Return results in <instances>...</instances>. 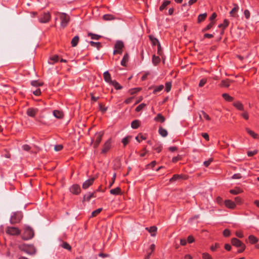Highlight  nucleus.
Returning <instances> with one entry per match:
<instances>
[{
  "instance_id": "f257e3e1",
  "label": "nucleus",
  "mask_w": 259,
  "mask_h": 259,
  "mask_svg": "<svg viewBox=\"0 0 259 259\" xmlns=\"http://www.w3.org/2000/svg\"><path fill=\"white\" fill-rule=\"evenodd\" d=\"M18 248L29 255L34 254L36 249L33 245L30 244H21L18 245Z\"/></svg>"
},
{
  "instance_id": "f03ea898",
  "label": "nucleus",
  "mask_w": 259,
  "mask_h": 259,
  "mask_svg": "<svg viewBox=\"0 0 259 259\" xmlns=\"http://www.w3.org/2000/svg\"><path fill=\"white\" fill-rule=\"evenodd\" d=\"M23 218L22 213L20 211L14 212L11 215L10 222L11 224H15L20 222Z\"/></svg>"
},
{
  "instance_id": "7ed1b4c3",
  "label": "nucleus",
  "mask_w": 259,
  "mask_h": 259,
  "mask_svg": "<svg viewBox=\"0 0 259 259\" xmlns=\"http://www.w3.org/2000/svg\"><path fill=\"white\" fill-rule=\"evenodd\" d=\"M34 231L33 229L29 226H26L25 228L22 239L23 240H27L32 238L34 236Z\"/></svg>"
},
{
  "instance_id": "20e7f679",
  "label": "nucleus",
  "mask_w": 259,
  "mask_h": 259,
  "mask_svg": "<svg viewBox=\"0 0 259 259\" xmlns=\"http://www.w3.org/2000/svg\"><path fill=\"white\" fill-rule=\"evenodd\" d=\"M6 233L9 235L17 236L20 234L21 231L17 227H7L6 229Z\"/></svg>"
},
{
  "instance_id": "39448f33",
  "label": "nucleus",
  "mask_w": 259,
  "mask_h": 259,
  "mask_svg": "<svg viewBox=\"0 0 259 259\" xmlns=\"http://www.w3.org/2000/svg\"><path fill=\"white\" fill-rule=\"evenodd\" d=\"M123 48V42L121 40H117L114 45L113 54H121L122 53V49Z\"/></svg>"
},
{
  "instance_id": "423d86ee",
  "label": "nucleus",
  "mask_w": 259,
  "mask_h": 259,
  "mask_svg": "<svg viewBox=\"0 0 259 259\" xmlns=\"http://www.w3.org/2000/svg\"><path fill=\"white\" fill-rule=\"evenodd\" d=\"M59 17L61 20V26L63 28L65 27L70 20L69 16L65 13H62L60 14Z\"/></svg>"
},
{
  "instance_id": "0eeeda50",
  "label": "nucleus",
  "mask_w": 259,
  "mask_h": 259,
  "mask_svg": "<svg viewBox=\"0 0 259 259\" xmlns=\"http://www.w3.org/2000/svg\"><path fill=\"white\" fill-rule=\"evenodd\" d=\"M103 134H104V133L103 132H98V133H96L95 134V141H94V143L93 144V147H94V148L96 149V148H97L99 146V144H100V142H101V140L102 139V137H103Z\"/></svg>"
},
{
  "instance_id": "6e6552de",
  "label": "nucleus",
  "mask_w": 259,
  "mask_h": 259,
  "mask_svg": "<svg viewBox=\"0 0 259 259\" xmlns=\"http://www.w3.org/2000/svg\"><path fill=\"white\" fill-rule=\"evenodd\" d=\"M51 14L49 12H44L39 18V21L42 23L48 22L51 19Z\"/></svg>"
},
{
  "instance_id": "1a4fd4ad",
  "label": "nucleus",
  "mask_w": 259,
  "mask_h": 259,
  "mask_svg": "<svg viewBox=\"0 0 259 259\" xmlns=\"http://www.w3.org/2000/svg\"><path fill=\"white\" fill-rule=\"evenodd\" d=\"M112 139L110 138L108 139L104 144L101 153L103 154L106 153L111 147Z\"/></svg>"
},
{
  "instance_id": "9d476101",
  "label": "nucleus",
  "mask_w": 259,
  "mask_h": 259,
  "mask_svg": "<svg viewBox=\"0 0 259 259\" xmlns=\"http://www.w3.org/2000/svg\"><path fill=\"white\" fill-rule=\"evenodd\" d=\"M188 178V176L187 175L175 174L170 179L169 182H172L180 179L187 180Z\"/></svg>"
},
{
  "instance_id": "9b49d317",
  "label": "nucleus",
  "mask_w": 259,
  "mask_h": 259,
  "mask_svg": "<svg viewBox=\"0 0 259 259\" xmlns=\"http://www.w3.org/2000/svg\"><path fill=\"white\" fill-rule=\"evenodd\" d=\"M70 191L73 194L78 195L81 192V189L79 185L74 184L70 188Z\"/></svg>"
},
{
  "instance_id": "f8f14e48",
  "label": "nucleus",
  "mask_w": 259,
  "mask_h": 259,
  "mask_svg": "<svg viewBox=\"0 0 259 259\" xmlns=\"http://www.w3.org/2000/svg\"><path fill=\"white\" fill-rule=\"evenodd\" d=\"M38 112V109L34 108H29L26 111V114L28 116L34 117Z\"/></svg>"
},
{
  "instance_id": "ddd939ff",
  "label": "nucleus",
  "mask_w": 259,
  "mask_h": 259,
  "mask_svg": "<svg viewBox=\"0 0 259 259\" xmlns=\"http://www.w3.org/2000/svg\"><path fill=\"white\" fill-rule=\"evenodd\" d=\"M231 242L232 245L236 247H239L244 243L236 238H232L231 240Z\"/></svg>"
},
{
  "instance_id": "4468645a",
  "label": "nucleus",
  "mask_w": 259,
  "mask_h": 259,
  "mask_svg": "<svg viewBox=\"0 0 259 259\" xmlns=\"http://www.w3.org/2000/svg\"><path fill=\"white\" fill-rule=\"evenodd\" d=\"M232 82V80L227 78L226 79L222 80L220 83V85L222 88H228Z\"/></svg>"
},
{
  "instance_id": "2eb2a0df",
  "label": "nucleus",
  "mask_w": 259,
  "mask_h": 259,
  "mask_svg": "<svg viewBox=\"0 0 259 259\" xmlns=\"http://www.w3.org/2000/svg\"><path fill=\"white\" fill-rule=\"evenodd\" d=\"M224 203L228 208L234 209L236 207V203L231 200H225Z\"/></svg>"
},
{
  "instance_id": "dca6fc26",
  "label": "nucleus",
  "mask_w": 259,
  "mask_h": 259,
  "mask_svg": "<svg viewBox=\"0 0 259 259\" xmlns=\"http://www.w3.org/2000/svg\"><path fill=\"white\" fill-rule=\"evenodd\" d=\"M94 178H91L85 181L82 184V188L86 189L91 186L94 181Z\"/></svg>"
},
{
  "instance_id": "f3484780",
  "label": "nucleus",
  "mask_w": 259,
  "mask_h": 259,
  "mask_svg": "<svg viewBox=\"0 0 259 259\" xmlns=\"http://www.w3.org/2000/svg\"><path fill=\"white\" fill-rule=\"evenodd\" d=\"M157 227L156 226H151L149 228H146V230L151 233L152 236H155L157 232Z\"/></svg>"
},
{
  "instance_id": "a211bd4d",
  "label": "nucleus",
  "mask_w": 259,
  "mask_h": 259,
  "mask_svg": "<svg viewBox=\"0 0 259 259\" xmlns=\"http://www.w3.org/2000/svg\"><path fill=\"white\" fill-rule=\"evenodd\" d=\"M110 193L111 194L114 195H120L121 194V190L120 187H117L114 189H111Z\"/></svg>"
},
{
  "instance_id": "6ab92c4d",
  "label": "nucleus",
  "mask_w": 259,
  "mask_h": 259,
  "mask_svg": "<svg viewBox=\"0 0 259 259\" xmlns=\"http://www.w3.org/2000/svg\"><path fill=\"white\" fill-rule=\"evenodd\" d=\"M129 55L128 53H125L121 61V65L123 66H126V63L128 61Z\"/></svg>"
},
{
  "instance_id": "aec40b11",
  "label": "nucleus",
  "mask_w": 259,
  "mask_h": 259,
  "mask_svg": "<svg viewBox=\"0 0 259 259\" xmlns=\"http://www.w3.org/2000/svg\"><path fill=\"white\" fill-rule=\"evenodd\" d=\"M53 115H54L55 117H56V118H57L58 119H61L64 116V114H63V112L60 111L59 110H54L53 111Z\"/></svg>"
},
{
  "instance_id": "412c9836",
  "label": "nucleus",
  "mask_w": 259,
  "mask_h": 259,
  "mask_svg": "<svg viewBox=\"0 0 259 259\" xmlns=\"http://www.w3.org/2000/svg\"><path fill=\"white\" fill-rule=\"evenodd\" d=\"M248 240L251 244H255L258 241L257 238L253 235H250L248 236Z\"/></svg>"
},
{
  "instance_id": "4be33fe9",
  "label": "nucleus",
  "mask_w": 259,
  "mask_h": 259,
  "mask_svg": "<svg viewBox=\"0 0 259 259\" xmlns=\"http://www.w3.org/2000/svg\"><path fill=\"white\" fill-rule=\"evenodd\" d=\"M233 106L239 110H240V111L244 110V106H243V104L239 101L235 102L233 103Z\"/></svg>"
},
{
  "instance_id": "5701e85b",
  "label": "nucleus",
  "mask_w": 259,
  "mask_h": 259,
  "mask_svg": "<svg viewBox=\"0 0 259 259\" xmlns=\"http://www.w3.org/2000/svg\"><path fill=\"white\" fill-rule=\"evenodd\" d=\"M165 120V117L160 113H158L154 118V120L157 122H164Z\"/></svg>"
},
{
  "instance_id": "b1692460",
  "label": "nucleus",
  "mask_w": 259,
  "mask_h": 259,
  "mask_svg": "<svg viewBox=\"0 0 259 259\" xmlns=\"http://www.w3.org/2000/svg\"><path fill=\"white\" fill-rule=\"evenodd\" d=\"M103 77L104 80L107 82L110 83L112 81L111 78L110 74L108 71H105L103 73Z\"/></svg>"
},
{
  "instance_id": "393cba45",
  "label": "nucleus",
  "mask_w": 259,
  "mask_h": 259,
  "mask_svg": "<svg viewBox=\"0 0 259 259\" xmlns=\"http://www.w3.org/2000/svg\"><path fill=\"white\" fill-rule=\"evenodd\" d=\"M149 39L151 40V41L153 46H156V45H157L158 46V47L160 48V44L158 40L156 38L153 37L152 35H150Z\"/></svg>"
},
{
  "instance_id": "a878e982",
  "label": "nucleus",
  "mask_w": 259,
  "mask_h": 259,
  "mask_svg": "<svg viewBox=\"0 0 259 259\" xmlns=\"http://www.w3.org/2000/svg\"><path fill=\"white\" fill-rule=\"evenodd\" d=\"M229 24V21L227 19H224L223 23L218 25V27L221 28L224 30L226 29Z\"/></svg>"
},
{
  "instance_id": "bb28decb",
  "label": "nucleus",
  "mask_w": 259,
  "mask_h": 259,
  "mask_svg": "<svg viewBox=\"0 0 259 259\" xmlns=\"http://www.w3.org/2000/svg\"><path fill=\"white\" fill-rule=\"evenodd\" d=\"M79 39V38L78 36L76 35V36H74L72 39L71 41V46L72 47H76L78 43Z\"/></svg>"
},
{
  "instance_id": "cd10ccee",
  "label": "nucleus",
  "mask_w": 259,
  "mask_h": 259,
  "mask_svg": "<svg viewBox=\"0 0 259 259\" xmlns=\"http://www.w3.org/2000/svg\"><path fill=\"white\" fill-rule=\"evenodd\" d=\"M222 97L227 102H232L234 100V98L227 93L223 94Z\"/></svg>"
},
{
  "instance_id": "c85d7f7f",
  "label": "nucleus",
  "mask_w": 259,
  "mask_h": 259,
  "mask_svg": "<svg viewBox=\"0 0 259 259\" xmlns=\"http://www.w3.org/2000/svg\"><path fill=\"white\" fill-rule=\"evenodd\" d=\"M103 19L105 21H110L114 20L115 18L112 14H105L103 16Z\"/></svg>"
},
{
  "instance_id": "c756f323",
  "label": "nucleus",
  "mask_w": 259,
  "mask_h": 259,
  "mask_svg": "<svg viewBox=\"0 0 259 259\" xmlns=\"http://www.w3.org/2000/svg\"><path fill=\"white\" fill-rule=\"evenodd\" d=\"M246 131L247 133L254 139H257L258 136L257 134L255 133L253 131L250 130L248 128H246Z\"/></svg>"
},
{
  "instance_id": "7c9ffc66",
  "label": "nucleus",
  "mask_w": 259,
  "mask_h": 259,
  "mask_svg": "<svg viewBox=\"0 0 259 259\" xmlns=\"http://www.w3.org/2000/svg\"><path fill=\"white\" fill-rule=\"evenodd\" d=\"M158 133L163 137H165L167 135V131L165 129L162 128L161 126L159 127Z\"/></svg>"
},
{
  "instance_id": "2f4dec72",
  "label": "nucleus",
  "mask_w": 259,
  "mask_h": 259,
  "mask_svg": "<svg viewBox=\"0 0 259 259\" xmlns=\"http://www.w3.org/2000/svg\"><path fill=\"white\" fill-rule=\"evenodd\" d=\"M140 121L139 120H135L131 123V127L133 129H137L140 126Z\"/></svg>"
},
{
  "instance_id": "473e14b6",
  "label": "nucleus",
  "mask_w": 259,
  "mask_h": 259,
  "mask_svg": "<svg viewBox=\"0 0 259 259\" xmlns=\"http://www.w3.org/2000/svg\"><path fill=\"white\" fill-rule=\"evenodd\" d=\"M170 1H164L162 5L159 7V10L160 11H162L163 10H164L166 7L170 4Z\"/></svg>"
},
{
  "instance_id": "72a5a7b5",
  "label": "nucleus",
  "mask_w": 259,
  "mask_h": 259,
  "mask_svg": "<svg viewBox=\"0 0 259 259\" xmlns=\"http://www.w3.org/2000/svg\"><path fill=\"white\" fill-rule=\"evenodd\" d=\"M230 193L233 195H237L242 192V190L239 188H235L234 189H231L230 190Z\"/></svg>"
},
{
  "instance_id": "f704fd0d",
  "label": "nucleus",
  "mask_w": 259,
  "mask_h": 259,
  "mask_svg": "<svg viewBox=\"0 0 259 259\" xmlns=\"http://www.w3.org/2000/svg\"><path fill=\"white\" fill-rule=\"evenodd\" d=\"M152 63L153 64L156 66L157 65L160 61V59L159 57L156 56L155 55H153L152 56Z\"/></svg>"
},
{
  "instance_id": "c9c22d12",
  "label": "nucleus",
  "mask_w": 259,
  "mask_h": 259,
  "mask_svg": "<svg viewBox=\"0 0 259 259\" xmlns=\"http://www.w3.org/2000/svg\"><path fill=\"white\" fill-rule=\"evenodd\" d=\"M110 83H111L116 90H120L122 88V87L116 80H112Z\"/></svg>"
},
{
  "instance_id": "e433bc0d",
  "label": "nucleus",
  "mask_w": 259,
  "mask_h": 259,
  "mask_svg": "<svg viewBox=\"0 0 259 259\" xmlns=\"http://www.w3.org/2000/svg\"><path fill=\"white\" fill-rule=\"evenodd\" d=\"M88 35L89 36H90L91 39H95V40H99L102 36L100 35L94 34L91 32H89L88 34Z\"/></svg>"
},
{
  "instance_id": "4c0bfd02",
  "label": "nucleus",
  "mask_w": 259,
  "mask_h": 259,
  "mask_svg": "<svg viewBox=\"0 0 259 259\" xmlns=\"http://www.w3.org/2000/svg\"><path fill=\"white\" fill-rule=\"evenodd\" d=\"M131 139V136H126L122 139V143L124 147L126 146L129 143Z\"/></svg>"
},
{
  "instance_id": "58836bf2",
  "label": "nucleus",
  "mask_w": 259,
  "mask_h": 259,
  "mask_svg": "<svg viewBox=\"0 0 259 259\" xmlns=\"http://www.w3.org/2000/svg\"><path fill=\"white\" fill-rule=\"evenodd\" d=\"M153 149L155 150L157 153H160L162 150V146L159 143H156L153 146Z\"/></svg>"
},
{
  "instance_id": "ea45409f",
  "label": "nucleus",
  "mask_w": 259,
  "mask_h": 259,
  "mask_svg": "<svg viewBox=\"0 0 259 259\" xmlns=\"http://www.w3.org/2000/svg\"><path fill=\"white\" fill-rule=\"evenodd\" d=\"M90 44L92 47H96L98 50L101 47V44L100 42L90 41Z\"/></svg>"
},
{
  "instance_id": "a19ab883",
  "label": "nucleus",
  "mask_w": 259,
  "mask_h": 259,
  "mask_svg": "<svg viewBox=\"0 0 259 259\" xmlns=\"http://www.w3.org/2000/svg\"><path fill=\"white\" fill-rule=\"evenodd\" d=\"M207 17V14L206 13L200 14L198 17V22L200 23L203 21H204Z\"/></svg>"
},
{
  "instance_id": "79ce46f5",
  "label": "nucleus",
  "mask_w": 259,
  "mask_h": 259,
  "mask_svg": "<svg viewBox=\"0 0 259 259\" xmlns=\"http://www.w3.org/2000/svg\"><path fill=\"white\" fill-rule=\"evenodd\" d=\"M163 88H164V86L162 84L158 85V86H156L154 88V89L153 91V93L155 94L161 91H162L163 89Z\"/></svg>"
},
{
  "instance_id": "37998d69",
  "label": "nucleus",
  "mask_w": 259,
  "mask_h": 259,
  "mask_svg": "<svg viewBox=\"0 0 259 259\" xmlns=\"http://www.w3.org/2000/svg\"><path fill=\"white\" fill-rule=\"evenodd\" d=\"M239 10V7L237 4H234V8L230 11V14L232 16H234V13H236Z\"/></svg>"
},
{
  "instance_id": "c03bdc74",
  "label": "nucleus",
  "mask_w": 259,
  "mask_h": 259,
  "mask_svg": "<svg viewBox=\"0 0 259 259\" xmlns=\"http://www.w3.org/2000/svg\"><path fill=\"white\" fill-rule=\"evenodd\" d=\"M62 247L69 251L71 250V246L66 242H63L61 245Z\"/></svg>"
},
{
  "instance_id": "a18cd8bd",
  "label": "nucleus",
  "mask_w": 259,
  "mask_h": 259,
  "mask_svg": "<svg viewBox=\"0 0 259 259\" xmlns=\"http://www.w3.org/2000/svg\"><path fill=\"white\" fill-rule=\"evenodd\" d=\"M215 22L214 21H211L204 28L202 29V31L204 32L206 31L209 29H210L212 26L214 25Z\"/></svg>"
},
{
  "instance_id": "49530a36",
  "label": "nucleus",
  "mask_w": 259,
  "mask_h": 259,
  "mask_svg": "<svg viewBox=\"0 0 259 259\" xmlns=\"http://www.w3.org/2000/svg\"><path fill=\"white\" fill-rule=\"evenodd\" d=\"M146 139V137H145L142 134H139L136 137V140L139 142H141L142 140Z\"/></svg>"
},
{
  "instance_id": "de8ad7c7",
  "label": "nucleus",
  "mask_w": 259,
  "mask_h": 259,
  "mask_svg": "<svg viewBox=\"0 0 259 259\" xmlns=\"http://www.w3.org/2000/svg\"><path fill=\"white\" fill-rule=\"evenodd\" d=\"M165 91L167 93L169 92L171 90V82H170V81L166 82V83L165 84Z\"/></svg>"
},
{
  "instance_id": "09e8293b",
  "label": "nucleus",
  "mask_w": 259,
  "mask_h": 259,
  "mask_svg": "<svg viewBox=\"0 0 259 259\" xmlns=\"http://www.w3.org/2000/svg\"><path fill=\"white\" fill-rule=\"evenodd\" d=\"M146 106V105L145 103H142L136 107L135 111L138 112H140L143 110Z\"/></svg>"
},
{
  "instance_id": "8fccbe9b",
  "label": "nucleus",
  "mask_w": 259,
  "mask_h": 259,
  "mask_svg": "<svg viewBox=\"0 0 259 259\" xmlns=\"http://www.w3.org/2000/svg\"><path fill=\"white\" fill-rule=\"evenodd\" d=\"M102 210V208H99L94 211H93L92 213L91 217H95L97 216L98 214H99L101 211Z\"/></svg>"
},
{
  "instance_id": "3c124183",
  "label": "nucleus",
  "mask_w": 259,
  "mask_h": 259,
  "mask_svg": "<svg viewBox=\"0 0 259 259\" xmlns=\"http://www.w3.org/2000/svg\"><path fill=\"white\" fill-rule=\"evenodd\" d=\"M200 113L203 115V117L205 118V120L207 121H210L211 120V118L209 117V116L205 112L202 110L200 111Z\"/></svg>"
},
{
  "instance_id": "603ef678",
  "label": "nucleus",
  "mask_w": 259,
  "mask_h": 259,
  "mask_svg": "<svg viewBox=\"0 0 259 259\" xmlns=\"http://www.w3.org/2000/svg\"><path fill=\"white\" fill-rule=\"evenodd\" d=\"M156 164V162L155 161H153L151 163H150L149 164H148L146 165V168L147 169H148V168L153 169L154 168V167L155 166Z\"/></svg>"
},
{
  "instance_id": "864d4df0",
  "label": "nucleus",
  "mask_w": 259,
  "mask_h": 259,
  "mask_svg": "<svg viewBox=\"0 0 259 259\" xmlns=\"http://www.w3.org/2000/svg\"><path fill=\"white\" fill-rule=\"evenodd\" d=\"M202 257L203 259H212L211 256L207 252H204L202 254Z\"/></svg>"
},
{
  "instance_id": "5fc2aeb1",
  "label": "nucleus",
  "mask_w": 259,
  "mask_h": 259,
  "mask_svg": "<svg viewBox=\"0 0 259 259\" xmlns=\"http://www.w3.org/2000/svg\"><path fill=\"white\" fill-rule=\"evenodd\" d=\"M31 84L34 87H39L42 85V82H38L37 80H33L31 82Z\"/></svg>"
},
{
  "instance_id": "6e6d98bb",
  "label": "nucleus",
  "mask_w": 259,
  "mask_h": 259,
  "mask_svg": "<svg viewBox=\"0 0 259 259\" xmlns=\"http://www.w3.org/2000/svg\"><path fill=\"white\" fill-rule=\"evenodd\" d=\"M207 82V79L205 78H202L199 83V87L201 88L203 87Z\"/></svg>"
},
{
  "instance_id": "4d7b16f0",
  "label": "nucleus",
  "mask_w": 259,
  "mask_h": 259,
  "mask_svg": "<svg viewBox=\"0 0 259 259\" xmlns=\"http://www.w3.org/2000/svg\"><path fill=\"white\" fill-rule=\"evenodd\" d=\"M238 248H239L238 250H237V252L238 253H242V252H243L245 248H246V246L245 245V244L242 245L241 246H240V247H239Z\"/></svg>"
},
{
  "instance_id": "13d9d810",
  "label": "nucleus",
  "mask_w": 259,
  "mask_h": 259,
  "mask_svg": "<svg viewBox=\"0 0 259 259\" xmlns=\"http://www.w3.org/2000/svg\"><path fill=\"white\" fill-rule=\"evenodd\" d=\"M230 234H231V232L229 229H226L224 230L223 235L225 237H229V236H230Z\"/></svg>"
},
{
  "instance_id": "bf43d9fd",
  "label": "nucleus",
  "mask_w": 259,
  "mask_h": 259,
  "mask_svg": "<svg viewBox=\"0 0 259 259\" xmlns=\"http://www.w3.org/2000/svg\"><path fill=\"white\" fill-rule=\"evenodd\" d=\"M91 199V196H90V194H89V193H88L87 194H85L83 196V201H89Z\"/></svg>"
},
{
  "instance_id": "052dcab7",
  "label": "nucleus",
  "mask_w": 259,
  "mask_h": 259,
  "mask_svg": "<svg viewBox=\"0 0 259 259\" xmlns=\"http://www.w3.org/2000/svg\"><path fill=\"white\" fill-rule=\"evenodd\" d=\"M63 146L61 144L57 145L55 146L54 149L56 151H60L62 150Z\"/></svg>"
},
{
  "instance_id": "680f3d73",
  "label": "nucleus",
  "mask_w": 259,
  "mask_h": 259,
  "mask_svg": "<svg viewBox=\"0 0 259 259\" xmlns=\"http://www.w3.org/2000/svg\"><path fill=\"white\" fill-rule=\"evenodd\" d=\"M241 116L245 120H247L249 118V115L247 111H244L241 114Z\"/></svg>"
},
{
  "instance_id": "e2e57ef3",
  "label": "nucleus",
  "mask_w": 259,
  "mask_h": 259,
  "mask_svg": "<svg viewBox=\"0 0 259 259\" xmlns=\"http://www.w3.org/2000/svg\"><path fill=\"white\" fill-rule=\"evenodd\" d=\"M235 235L240 238H242L244 237L243 232L241 231H237L235 232Z\"/></svg>"
},
{
  "instance_id": "0e129e2a",
  "label": "nucleus",
  "mask_w": 259,
  "mask_h": 259,
  "mask_svg": "<svg viewBox=\"0 0 259 259\" xmlns=\"http://www.w3.org/2000/svg\"><path fill=\"white\" fill-rule=\"evenodd\" d=\"M22 149L26 151H29L31 149V147L27 144H25L23 145Z\"/></svg>"
},
{
  "instance_id": "69168bd1",
  "label": "nucleus",
  "mask_w": 259,
  "mask_h": 259,
  "mask_svg": "<svg viewBox=\"0 0 259 259\" xmlns=\"http://www.w3.org/2000/svg\"><path fill=\"white\" fill-rule=\"evenodd\" d=\"M212 161V158H209L208 160L205 161L203 164L205 167H208Z\"/></svg>"
},
{
  "instance_id": "338daca9",
  "label": "nucleus",
  "mask_w": 259,
  "mask_h": 259,
  "mask_svg": "<svg viewBox=\"0 0 259 259\" xmlns=\"http://www.w3.org/2000/svg\"><path fill=\"white\" fill-rule=\"evenodd\" d=\"M257 153V150H253V151H250L247 152V155L249 157L252 156L254 155H255Z\"/></svg>"
},
{
  "instance_id": "774afa93",
  "label": "nucleus",
  "mask_w": 259,
  "mask_h": 259,
  "mask_svg": "<svg viewBox=\"0 0 259 259\" xmlns=\"http://www.w3.org/2000/svg\"><path fill=\"white\" fill-rule=\"evenodd\" d=\"M195 239L193 236L189 235L187 238V241L189 243H192L194 242Z\"/></svg>"
}]
</instances>
